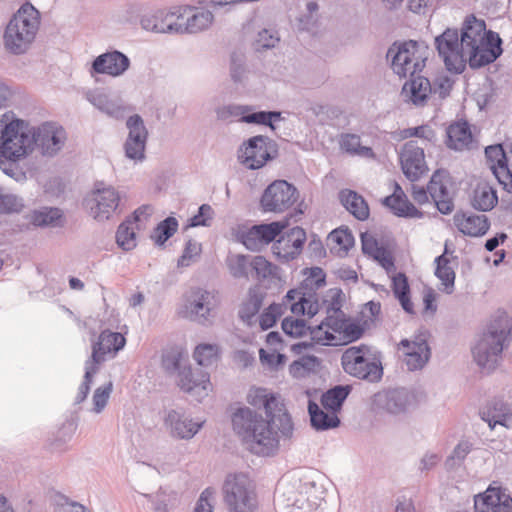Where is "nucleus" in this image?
Listing matches in <instances>:
<instances>
[{
	"label": "nucleus",
	"mask_w": 512,
	"mask_h": 512,
	"mask_svg": "<svg viewBox=\"0 0 512 512\" xmlns=\"http://www.w3.org/2000/svg\"><path fill=\"white\" fill-rule=\"evenodd\" d=\"M350 392V385L335 386L322 395L321 403L327 411H332L337 414Z\"/></svg>",
	"instance_id": "43"
},
{
	"label": "nucleus",
	"mask_w": 512,
	"mask_h": 512,
	"mask_svg": "<svg viewBox=\"0 0 512 512\" xmlns=\"http://www.w3.org/2000/svg\"><path fill=\"white\" fill-rule=\"evenodd\" d=\"M129 64V59L124 54L113 51L98 56L94 60L92 68L96 73L115 77L123 74Z\"/></svg>",
	"instance_id": "27"
},
{
	"label": "nucleus",
	"mask_w": 512,
	"mask_h": 512,
	"mask_svg": "<svg viewBox=\"0 0 512 512\" xmlns=\"http://www.w3.org/2000/svg\"><path fill=\"white\" fill-rule=\"evenodd\" d=\"M321 369V360L313 355H306L293 361L289 366V373L293 378H305L318 373Z\"/></svg>",
	"instance_id": "41"
},
{
	"label": "nucleus",
	"mask_w": 512,
	"mask_h": 512,
	"mask_svg": "<svg viewBox=\"0 0 512 512\" xmlns=\"http://www.w3.org/2000/svg\"><path fill=\"white\" fill-rule=\"evenodd\" d=\"M301 274L303 279L300 285L287 292L285 301L294 315L310 319L319 312L317 290L326 285V274L320 267L305 268Z\"/></svg>",
	"instance_id": "5"
},
{
	"label": "nucleus",
	"mask_w": 512,
	"mask_h": 512,
	"mask_svg": "<svg viewBox=\"0 0 512 512\" xmlns=\"http://www.w3.org/2000/svg\"><path fill=\"white\" fill-rule=\"evenodd\" d=\"M381 304L379 302L369 301L363 305L359 314L354 317L360 322L365 323V331L373 325L380 316Z\"/></svg>",
	"instance_id": "52"
},
{
	"label": "nucleus",
	"mask_w": 512,
	"mask_h": 512,
	"mask_svg": "<svg viewBox=\"0 0 512 512\" xmlns=\"http://www.w3.org/2000/svg\"><path fill=\"white\" fill-rule=\"evenodd\" d=\"M201 251L202 247L200 243L193 240H189L185 245V249L183 251L182 256L178 260V266H190L200 256Z\"/></svg>",
	"instance_id": "56"
},
{
	"label": "nucleus",
	"mask_w": 512,
	"mask_h": 512,
	"mask_svg": "<svg viewBox=\"0 0 512 512\" xmlns=\"http://www.w3.org/2000/svg\"><path fill=\"white\" fill-rule=\"evenodd\" d=\"M498 203L496 190L484 180L479 181L473 191L472 205L475 209L489 211Z\"/></svg>",
	"instance_id": "34"
},
{
	"label": "nucleus",
	"mask_w": 512,
	"mask_h": 512,
	"mask_svg": "<svg viewBox=\"0 0 512 512\" xmlns=\"http://www.w3.org/2000/svg\"><path fill=\"white\" fill-rule=\"evenodd\" d=\"M214 15L211 11L203 8L191 7L184 18V33H199L212 26Z\"/></svg>",
	"instance_id": "32"
},
{
	"label": "nucleus",
	"mask_w": 512,
	"mask_h": 512,
	"mask_svg": "<svg viewBox=\"0 0 512 512\" xmlns=\"http://www.w3.org/2000/svg\"><path fill=\"white\" fill-rule=\"evenodd\" d=\"M220 347L217 344L201 343L193 351V358L200 366H211L220 359Z\"/></svg>",
	"instance_id": "45"
},
{
	"label": "nucleus",
	"mask_w": 512,
	"mask_h": 512,
	"mask_svg": "<svg viewBox=\"0 0 512 512\" xmlns=\"http://www.w3.org/2000/svg\"><path fill=\"white\" fill-rule=\"evenodd\" d=\"M178 228V222L173 217H168L155 228L153 239L157 244L166 242Z\"/></svg>",
	"instance_id": "53"
},
{
	"label": "nucleus",
	"mask_w": 512,
	"mask_h": 512,
	"mask_svg": "<svg viewBox=\"0 0 512 512\" xmlns=\"http://www.w3.org/2000/svg\"><path fill=\"white\" fill-rule=\"evenodd\" d=\"M119 201L118 192L112 187H107L93 191L87 201V206L94 219L103 221L115 213Z\"/></svg>",
	"instance_id": "19"
},
{
	"label": "nucleus",
	"mask_w": 512,
	"mask_h": 512,
	"mask_svg": "<svg viewBox=\"0 0 512 512\" xmlns=\"http://www.w3.org/2000/svg\"><path fill=\"white\" fill-rule=\"evenodd\" d=\"M399 162L404 175L411 181L419 180L429 170L424 150L415 141H408L401 147Z\"/></svg>",
	"instance_id": "18"
},
{
	"label": "nucleus",
	"mask_w": 512,
	"mask_h": 512,
	"mask_svg": "<svg viewBox=\"0 0 512 512\" xmlns=\"http://www.w3.org/2000/svg\"><path fill=\"white\" fill-rule=\"evenodd\" d=\"M277 153L275 144L268 137H251L238 150L239 162L248 169L256 170L266 165Z\"/></svg>",
	"instance_id": "12"
},
{
	"label": "nucleus",
	"mask_w": 512,
	"mask_h": 512,
	"mask_svg": "<svg viewBox=\"0 0 512 512\" xmlns=\"http://www.w3.org/2000/svg\"><path fill=\"white\" fill-rule=\"evenodd\" d=\"M399 350L402 352L403 362L410 371L421 369L430 355L427 341L422 335L417 336L412 341L402 340L399 344Z\"/></svg>",
	"instance_id": "24"
},
{
	"label": "nucleus",
	"mask_w": 512,
	"mask_h": 512,
	"mask_svg": "<svg viewBox=\"0 0 512 512\" xmlns=\"http://www.w3.org/2000/svg\"><path fill=\"white\" fill-rule=\"evenodd\" d=\"M35 146H38L43 154L52 155L58 152L64 144L66 134L61 126L54 123H44L33 130Z\"/></svg>",
	"instance_id": "22"
},
{
	"label": "nucleus",
	"mask_w": 512,
	"mask_h": 512,
	"mask_svg": "<svg viewBox=\"0 0 512 512\" xmlns=\"http://www.w3.org/2000/svg\"><path fill=\"white\" fill-rule=\"evenodd\" d=\"M213 215L212 207L208 204H203L199 207L198 213L189 219L187 227L208 226Z\"/></svg>",
	"instance_id": "58"
},
{
	"label": "nucleus",
	"mask_w": 512,
	"mask_h": 512,
	"mask_svg": "<svg viewBox=\"0 0 512 512\" xmlns=\"http://www.w3.org/2000/svg\"><path fill=\"white\" fill-rule=\"evenodd\" d=\"M341 148L351 154L369 156L372 154L371 148L364 147L360 143V138L354 134H345L341 137Z\"/></svg>",
	"instance_id": "54"
},
{
	"label": "nucleus",
	"mask_w": 512,
	"mask_h": 512,
	"mask_svg": "<svg viewBox=\"0 0 512 512\" xmlns=\"http://www.w3.org/2000/svg\"><path fill=\"white\" fill-rule=\"evenodd\" d=\"M432 91L430 81L423 76H411L402 88L403 97L413 104H423Z\"/></svg>",
	"instance_id": "31"
},
{
	"label": "nucleus",
	"mask_w": 512,
	"mask_h": 512,
	"mask_svg": "<svg viewBox=\"0 0 512 512\" xmlns=\"http://www.w3.org/2000/svg\"><path fill=\"white\" fill-rule=\"evenodd\" d=\"M486 163L498 182L508 170L507 158L502 145L496 144L485 149Z\"/></svg>",
	"instance_id": "36"
},
{
	"label": "nucleus",
	"mask_w": 512,
	"mask_h": 512,
	"mask_svg": "<svg viewBox=\"0 0 512 512\" xmlns=\"http://www.w3.org/2000/svg\"><path fill=\"white\" fill-rule=\"evenodd\" d=\"M129 136L126 141V155L131 159H141L144 155L147 131L138 115L131 116L127 121Z\"/></svg>",
	"instance_id": "26"
},
{
	"label": "nucleus",
	"mask_w": 512,
	"mask_h": 512,
	"mask_svg": "<svg viewBox=\"0 0 512 512\" xmlns=\"http://www.w3.org/2000/svg\"><path fill=\"white\" fill-rule=\"evenodd\" d=\"M251 258L240 254L229 257L227 262L230 273L237 278H247L250 272Z\"/></svg>",
	"instance_id": "51"
},
{
	"label": "nucleus",
	"mask_w": 512,
	"mask_h": 512,
	"mask_svg": "<svg viewBox=\"0 0 512 512\" xmlns=\"http://www.w3.org/2000/svg\"><path fill=\"white\" fill-rule=\"evenodd\" d=\"M278 236L272 246V253L279 261H292L302 253L307 239L303 228L296 226Z\"/></svg>",
	"instance_id": "16"
},
{
	"label": "nucleus",
	"mask_w": 512,
	"mask_h": 512,
	"mask_svg": "<svg viewBox=\"0 0 512 512\" xmlns=\"http://www.w3.org/2000/svg\"><path fill=\"white\" fill-rule=\"evenodd\" d=\"M428 48L424 44L410 40L393 45L388 55L392 56V69L400 77L413 76L426 65Z\"/></svg>",
	"instance_id": "10"
},
{
	"label": "nucleus",
	"mask_w": 512,
	"mask_h": 512,
	"mask_svg": "<svg viewBox=\"0 0 512 512\" xmlns=\"http://www.w3.org/2000/svg\"><path fill=\"white\" fill-rule=\"evenodd\" d=\"M390 278L393 293L402 308L408 313H413V303L410 300V286L406 275L404 273H395L390 275Z\"/></svg>",
	"instance_id": "39"
},
{
	"label": "nucleus",
	"mask_w": 512,
	"mask_h": 512,
	"mask_svg": "<svg viewBox=\"0 0 512 512\" xmlns=\"http://www.w3.org/2000/svg\"><path fill=\"white\" fill-rule=\"evenodd\" d=\"M325 302L329 303L327 314L337 313L342 311L343 293L340 289H330L327 293Z\"/></svg>",
	"instance_id": "62"
},
{
	"label": "nucleus",
	"mask_w": 512,
	"mask_h": 512,
	"mask_svg": "<svg viewBox=\"0 0 512 512\" xmlns=\"http://www.w3.org/2000/svg\"><path fill=\"white\" fill-rule=\"evenodd\" d=\"M453 223L461 233L471 237L482 236L489 229V222L485 215L458 212L453 217Z\"/></svg>",
	"instance_id": "29"
},
{
	"label": "nucleus",
	"mask_w": 512,
	"mask_h": 512,
	"mask_svg": "<svg viewBox=\"0 0 512 512\" xmlns=\"http://www.w3.org/2000/svg\"><path fill=\"white\" fill-rule=\"evenodd\" d=\"M327 246L332 254L344 257L354 246V236L348 228H337L327 237Z\"/></svg>",
	"instance_id": "33"
},
{
	"label": "nucleus",
	"mask_w": 512,
	"mask_h": 512,
	"mask_svg": "<svg viewBox=\"0 0 512 512\" xmlns=\"http://www.w3.org/2000/svg\"><path fill=\"white\" fill-rule=\"evenodd\" d=\"M341 365L347 374L359 379L377 381L383 374L380 360L365 344L345 349L341 355Z\"/></svg>",
	"instance_id": "8"
},
{
	"label": "nucleus",
	"mask_w": 512,
	"mask_h": 512,
	"mask_svg": "<svg viewBox=\"0 0 512 512\" xmlns=\"http://www.w3.org/2000/svg\"><path fill=\"white\" fill-rule=\"evenodd\" d=\"M411 196L415 203L418 204L419 206H423L430 203V193L428 189L426 190L424 187L413 185L411 189Z\"/></svg>",
	"instance_id": "64"
},
{
	"label": "nucleus",
	"mask_w": 512,
	"mask_h": 512,
	"mask_svg": "<svg viewBox=\"0 0 512 512\" xmlns=\"http://www.w3.org/2000/svg\"><path fill=\"white\" fill-rule=\"evenodd\" d=\"M250 273L257 281L271 280L278 278L279 268L263 256L251 258Z\"/></svg>",
	"instance_id": "42"
},
{
	"label": "nucleus",
	"mask_w": 512,
	"mask_h": 512,
	"mask_svg": "<svg viewBox=\"0 0 512 512\" xmlns=\"http://www.w3.org/2000/svg\"><path fill=\"white\" fill-rule=\"evenodd\" d=\"M245 400L250 407H237L232 412V428L252 452L268 455L277 447L279 434H292L291 416L279 395L266 388L251 387Z\"/></svg>",
	"instance_id": "1"
},
{
	"label": "nucleus",
	"mask_w": 512,
	"mask_h": 512,
	"mask_svg": "<svg viewBox=\"0 0 512 512\" xmlns=\"http://www.w3.org/2000/svg\"><path fill=\"white\" fill-rule=\"evenodd\" d=\"M165 424L170 427L171 433L180 438H191L200 429L201 424L192 423L191 421L182 420L176 411H171L166 419Z\"/></svg>",
	"instance_id": "37"
},
{
	"label": "nucleus",
	"mask_w": 512,
	"mask_h": 512,
	"mask_svg": "<svg viewBox=\"0 0 512 512\" xmlns=\"http://www.w3.org/2000/svg\"><path fill=\"white\" fill-rule=\"evenodd\" d=\"M450 186L451 177L444 170H436L428 184L431 199L443 214L450 213L454 208Z\"/></svg>",
	"instance_id": "20"
},
{
	"label": "nucleus",
	"mask_w": 512,
	"mask_h": 512,
	"mask_svg": "<svg viewBox=\"0 0 512 512\" xmlns=\"http://www.w3.org/2000/svg\"><path fill=\"white\" fill-rule=\"evenodd\" d=\"M250 106L226 105L217 110V117L223 121H240L245 123L261 124L273 127V121L280 119L279 112L251 113Z\"/></svg>",
	"instance_id": "17"
},
{
	"label": "nucleus",
	"mask_w": 512,
	"mask_h": 512,
	"mask_svg": "<svg viewBox=\"0 0 512 512\" xmlns=\"http://www.w3.org/2000/svg\"><path fill=\"white\" fill-rule=\"evenodd\" d=\"M178 386L186 393L194 394L198 397L207 395L212 389L210 375L203 369H192L185 367L178 373Z\"/></svg>",
	"instance_id": "23"
},
{
	"label": "nucleus",
	"mask_w": 512,
	"mask_h": 512,
	"mask_svg": "<svg viewBox=\"0 0 512 512\" xmlns=\"http://www.w3.org/2000/svg\"><path fill=\"white\" fill-rule=\"evenodd\" d=\"M495 403L493 407H486L481 412L482 419L486 421L491 428L496 424L509 427L512 423V407L504 405L503 403Z\"/></svg>",
	"instance_id": "38"
},
{
	"label": "nucleus",
	"mask_w": 512,
	"mask_h": 512,
	"mask_svg": "<svg viewBox=\"0 0 512 512\" xmlns=\"http://www.w3.org/2000/svg\"><path fill=\"white\" fill-rule=\"evenodd\" d=\"M282 329L284 333L293 338H301L310 335V331L313 329L307 325L306 321L302 319H295L292 317H286L282 321Z\"/></svg>",
	"instance_id": "50"
},
{
	"label": "nucleus",
	"mask_w": 512,
	"mask_h": 512,
	"mask_svg": "<svg viewBox=\"0 0 512 512\" xmlns=\"http://www.w3.org/2000/svg\"><path fill=\"white\" fill-rule=\"evenodd\" d=\"M298 199L296 188L285 180L271 183L261 197V206L266 212L281 213L291 208Z\"/></svg>",
	"instance_id": "14"
},
{
	"label": "nucleus",
	"mask_w": 512,
	"mask_h": 512,
	"mask_svg": "<svg viewBox=\"0 0 512 512\" xmlns=\"http://www.w3.org/2000/svg\"><path fill=\"white\" fill-rule=\"evenodd\" d=\"M39 23V12L30 3L22 5L6 27V49L14 54L24 52L35 38Z\"/></svg>",
	"instance_id": "6"
},
{
	"label": "nucleus",
	"mask_w": 512,
	"mask_h": 512,
	"mask_svg": "<svg viewBox=\"0 0 512 512\" xmlns=\"http://www.w3.org/2000/svg\"><path fill=\"white\" fill-rule=\"evenodd\" d=\"M283 310L280 304L269 305L260 315L259 324L262 330L273 327L277 319L282 315Z\"/></svg>",
	"instance_id": "55"
},
{
	"label": "nucleus",
	"mask_w": 512,
	"mask_h": 512,
	"mask_svg": "<svg viewBox=\"0 0 512 512\" xmlns=\"http://www.w3.org/2000/svg\"><path fill=\"white\" fill-rule=\"evenodd\" d=\"M262 300L255 296L251 295L249 299L243 303L241 309H240V317L250 323L251 319L258 313L260 307H261Z\"/></svg>",
	"instance_id": "59"
},
{
	"label": "nucleus",
	"mask_w": 512,
	"mask_h": 512,
	"mask_svg": "<svg viewBox=\"0 0 512 512\" xmlns=\"http://www.w3.org/2000/svg\"><path fill=\"white\" fill-rule=\"evenodd\" d=\"M259 355L261 362L270 367H277L285 361V355L280 353V349H260Z\"/></svg>",
	"instance_id": "60"
},
{
	"label": "nucleus",
	"mask_w": 512,
	"mask_h": 512,
	"mask_svg": "<svg viewBox=\"0 0 512 512\" xmlns=\"http://www.w3.org/2000/svg\"><path fill=\"white\" fill-rule=\"evenodd\" d=\"M435 275L441 281L444 290L451 293L454 287L455 272L445 253L436 258Z\"/></svg>",
	"instance_id": "46"
},
{
	"label": "nucleus",
	"mask_w": 512,
	"mask_h": 512,
	"mask_svg": "<svg viewBox=\"0 0 512 512\" xmlns=\"http://www.w3.org/2000/svg\"><path fill=\"white\" fill-rule=\"evenodd\" d=\"M112 389H113L112 382H109V383L105 384L104 386H101L95 390V392L93 394V410L96 413L101 412L105 408V406L110 398Z\"/></svg>",
	"instance_id": "57"
},
{
	"label": "nucleus",
	"mask_w": 512,
	"mask_h": 512,
	"mask_svg": "<svg viewBox=\"0 0 512 512\" xmlns=\"http://www.w3.org/2000/svg\"><path fill=\"white\" fill-rule=\"evenodd\" d=\"M287 226V221H275L268 224L253 225L251 227L238 224L233 227L232 235L247 249L258 251L274 241Z\"/></svg>",
	"instance_id": "11"
},
{
	"label": "nucleus",
	"mask_w": 512,
	"mask_h": 512,
	"mask_svg": "<svg viewBox=\"0 0 512 512\" xmlns=\"http://www.w3.org/2000/svg\"><path fill=\"white\" fill-rule=\"evenodd\" d=\"M400 140L419 138L427 143H434L437 140V133L430 124H423L417 127L402 129L398 133Z\"/></svg>",
	"instance_id": "47"
},
{
	"label": "nucleus",
	"mask_w": 512,
	"mask_h": 512,
	"mask_svg": "<svg viewBox=\"0 0 512 512\" xmlns=\"http://www.w3.org/2000/svg\"><path fill=\"white\" fill-rule=\"evenodd\" d=\"M511 321L506 312H499L490 322L485 332L473 349L477 363L486 367L496 361L508 340L511 331Z\"/></svg>",
	"instance_id": "7"
},
{
	"label": "nucleus",
	"mask_w": 512,
	"mask_h": 512,
	"mask_svg": "<svg viewBox=\"0 0 512 512\" xmlns=\"http://www.w3.org/2000/svg\"><path fill=\"white\" fill-rule=\"evenodd\" d=\"M436 45L439 55L442 57L447 69L456 73L464 70L468 60L466 47L459 41L456 30L447 29L436 38Z\"/></svg>",
	"instance_id": "13"
},
{
	"label": "nucleus",
	"mask_w": 512,
	"mask_h": 512,
	"mask_svg": "<svg viewBox=\"0 0 512 512\" xmlns=\"http://www.w3.org/2000/svg\"><path fill=\"white\" fill-rule=\"evenodd\" d=\"M63 222V214L57 208H44L32 215V223L36 226H59Z\"/></svg>",
	"instance_id": "48"
},
{
	"label": "nucleus",
	"mask_w": 512,
	"mask_h": 512,
	"mask_svg": "<svg viewBox=\"0 0 512 512\" xmlns=\"http://www.w3.org/2000/svg\"><path fill=\"white\" fill-rule=\"evenodd\" d=\"M224 499L230 512H254L257 508L255 486L245 473L229 475L225 481Z\"/></svg>",
	"instance_id": "9"
},
{
	"label": "nucleus",
	"mask_w": 512,
	"mask_h": 512,
	"mask_svg": "<svg viewBox=\"0 0 512 512\" xmlns=\"http://www.w3.org/2000/svg\"><path fill=\"white\" fill-rule=\"evenodd\" d=\"M471 67H481L495 61L502 53L501 39L497 33L486 30L485 21L474 15L466 17L461 34Z\"/></svg>",
	"instance_id": "2"
},
{
	"label": "nucleus",
	"mask_w": 512,
	"mask_h": 512,
	"mask_svg": "<svg viewBox=\"0 0 512 512\" xmlns=\"http://www.w3.org/2000/svg\"><path fill=\"white\" fill-rule=\"evenodd\" d=\"M132 221L123 222L117 230L116 240L118 245L126 251L133 249L136 246V236Z\"/></svg>",
	"instance_id": "49"
},
{
	"label": "nucleus",
	"mask_w": 512,
	"mask_h": 512,
	"mask_svg": "<svg viewBox=\"0 0 512 512\" xmlns=\"http://www.w3.org/2000/svg\"><path fill=\"white\" fill-rule=\"evenodd\" d=\"M383 203L399 217L421 218L423 216V213L409 201L405 192L397 183L394 185L393 193L387 196Z\"/></svg>",
	"instance_id": "28"
},
{
	"label": "nucleus",
	"mask_w": 512,
	"mask_h": 512,
	"mask_svg": "<svg viewBox=\"0 0 512 512\" xmlns=\"http://www.w3.org/2000/svg\"><path fill=\"white\" fill-rule=\"evenodd\" d=\"M97 371H98V367L96 365H87L86 372L84 375V380L78 390L77 402H82L86 399V397L90 391V385L92 383V378L97 373Z\"/></svg>",
	"instance_id": "61"
},
{
	"label": "nucleus",
	"mask_w": 512,
	"mask_h": 512,
	"mask_svg": "<svg viewBox=\"0 0 512 512\" xmlns=\"http://www.w3.org/2000/svg\"><path fill=\"white\" fill-rule=\"evenodd\" d=\"M473 144V135L466 121H457L447 128L446 145L453 150L463 151L470 149Z\"/></svg>",
	"instance_id": "30"
},
{
	"label": "nucleus",
	"mask_w": 512,
	"mask_h": 512,
	"mask_svg": "<svg viewBox=\"0 0 512 512\" xmlns=\"http://www.w3.org/2000/svg\"><path fill=\"white\" fill-rule=\"evenodd\" d=\"M477 512H512V498L501 487L490 485L474 498Z\"/></svg>",
	"instance_id": "21"
},
{
	"label": "nucleus",
	"mask_w": 512,
	"mask_h": 512,
	"mask_svg": "<svg viewBox=\"0 0 512 512\" xmlns=\"http://www.w3.org/2000/svg\"><path fill=\"white\" fill-rule=\"evenodd\" d=\"M365 333V323L347 316L343 311L327 314L321 323L310 331L316 344L343 346L359 340Z\"/></svg>",
	"instance_id": "3"
},
{
	"label": "nucleus",
	"mask_w": 512,
	"mask_h": 512,
	"mask_svg": "<svg viewBox=\"0 0 512 512\" xmlns=\"http://www.w3.org/2000/svg\"><path fill=\"white\" fill-rule=\"evenodd\" d=\"M189 10L190 6H178L170 11H158L143 17L141 25L144 29L157 33L183 34L184 18Z\"/></svg>",
	"instance_id": "15"
},
{
	"label": "nucleus",
	"mask_w": 512,
	"mask_h": 512,
	"mask_svg": "<svg viewBox=\"0 0 512 512\" xmlns=\"http://www.w3.org/2000/svg\"><path fill=\"white\" fill-rule=\"evenodd\" d=\"M342 205L357 219L369 217V206L364 198L352 190H343L339 194Z\"/></svg>",
	"instance_id": "35"
},
{
	"label": "nucleus",
	"mask_w": 512,
	"mask_h": 512,
	"mask_svg": "<svg viewBox=\"0 0 512 512\" xmlns=\"http://www.w3.org/2000/svg\"><path fill=\"white\" fill-rule=\"evenodd\" d=\"M125 344L126 339L121 333L110 330L102 331L98 341L93 345L91 362L88 365H96L98 367L107 355L114 356Z\"/></svg>",
	"instance_id": "25"
},
{
	"label": "nucleus",
	"mask_w": 512,
	"mask_h": 512,
	"mask_svg": "<svg viewBox=\"0 0 512 512\" xmlns=\"http://www.w3.org/2000/svg\"><path fill=\"white\" fill-rule=\"evenodd\" d=\"M308 411L311 423L316 429L333 428L339 424V418L336 413L332 411L324 412L315 402H309Z\"/></svg>",
	"instance_id": "44"
},
{
	"label": "nucleus",
	"mask_w": 512,
	"mask_h": 512,
	"mask_svg": "<svg viewBox=\"0 0 512 512\" xmlns=\"http://www.w3.org/2000/svg\"><path fill=\"white\" fill-rule=\"evenodd\" d=\"M35 148L33 130L13 113L0 118V156L16 162L28 156Z\"/></svg>",
	"instance_id": "4"
},
{
	"label": "nucleus",
	"mask_w": 512,
	"mask_h": 512,
	"mask_svg": "<svg viewBox=\"0 0 512 512\" xmlns=\"http://www.w3.org/2000/svg\"><path fill=\"white\" fill-rule=\"evenodd\" d=\"M18 199L12 195L0 196V212L11 213L17 212L21 208Z\"/></svg>",
	"instance_id": "63"
},
{
	"label": "nucleus",
	"mask_w": 512,
	"mask_h": 512,
	"mask_svg": "<svg viewBox=\"0 0 512 512\" xmlns=\"http://www.w3.org/2000/svg\"><path fill=\"white\" fill-rule=\"evenodd\" d=\"M191 297L192 299L189 301V304L186 306L184 311L185 317L197 319L199 316L205 317L206 314H209V299L212 297L210 293L198 289L192 293Z\"/></svg>",
	"instance_id": "40"
}]
</instances>
